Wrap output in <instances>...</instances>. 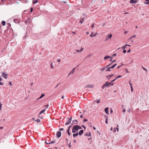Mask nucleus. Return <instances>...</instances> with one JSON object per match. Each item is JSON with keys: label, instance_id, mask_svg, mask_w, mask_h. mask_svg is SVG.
Listing matches in <instances>:
<instances>
[{"label": "nucleus", "instance_id": "nucleus-1", "mask_svg": "<svg viewBox=\"0 0 149 149\" xmlns=\"http://www.w3.org/2000/svg\"><path fill=\"white\" fill-rule=\"evenodd\" d=\"M111 84V83L109 82L108 81H106L105 84H104L102 86V88L104 89L105 88L108 87Z\"/></svg>", "mask_w": 149, "mask_h": 149}, {"label": "nucleus", "instance_id": "nucleus-2", "mask_svg": "<svg viewBox=\"0 0 149 149\" xmlns=\"http://www.w3.org/2000/svg\"><path fill=\"white\" fill-rule=\"evenodd\" d=\"M78 130V129L76 127V125H74L73 127V129H72V132L73 133H74L77 132Z\"/></svg>", "mask_w": 149, "mask_h": 149}, {"label": "nucleus", "instance_id": "nucleus-3", "mask_svg": "<svg viewBox=\"0 0 149 149\" xmlns=\"http://www.w3.org/2000/svg\"><path fill=\"white\" fill-rule=\"evenodd\" d=\"M72 118L71 117L69 118L68 120V121L65 123V125H69L71 121Z\"/></svg>", "mask_w": 149, "mask_h": 149}, {"label": "nucleus", "instance_id": "nucleus-4", "mask_svg": "<svg viewBox=\"0 0 149 149\" xmlns=\"http://www.w3.org/2000/svg\"><path fill=\"white\" fill-rule=\"evenodd\" d=\"M94 85L93 84H89L85 86L84 87L85 88H93V87Z\"/></svg>", "mask_w": 149, "mask_h": 149}, {"label": "nucleus", "instance_id": "nucleus-5", "mask_svg": "<svg viewBox=\"0 0 149 149\" xmlns=\"http://www.w3.org/2000/svg\"><path fill=\"white\" fill-rule=\"evenodd\" d=\"M61 132L60 131H58L57 132L56 136L58 138H59L61 136Z\"/></svg>", "mask_w": 149, "mask_h": 149}, {"label": "nucleus", "instance_id": "nucleus-6", "mask_svg": "<svg viewBox=\"0 0 149 149\" xmlns=\"http://www.w3.org/2000/svg\"><path fill=\"white\" fill-rule=\"evenodd\" d=\"M7 74H6L4 72H2V77L5 78L6 79H7Z\"/></svg>", "mask_w": 149, "mask_h": 149}, {"label": "nucleus", "instance_id": "nucleus-7", "mask_svg": "<svg viewBox=\"0 0 149 149\" xmlns=\"http://www.w3.org/2000/svg\"><path fill=\"white\" fill-rule=\"evenodd\" d=\"M137 2V0H131L130 1V3H136Z\"/></svg>", "mask_w": 149, "mask_h": 149}, {"label": "nucleus", "instance_id": "nucleus-8", "mask_svg": "<svg viewBox=\"0 0 149 149\" xmlns=\"http://www.w3.org/2000/svg\"><path fill=\"white\" fill-rule=\"evenodd\" d=\"M55 142H56L55 140L52 141H51V142H49V143H47L46 141H45V143L47 144H51V143H54Z\"/></svg>", "mask_w": 149, "mask_h": 149}, {"label": "nucleus", "instance_id": "nucleus-9", "mask_svg": "<svg viewBox=\"0 0 149 149\" xmlns=\"http://www.w3.org/2000/svg\"><path fill=\"white\" fill-rule=\"evenodd\" d=\"M75 68H75L72 70L71 72L69 73L68 76H69L70 74H72L74 73Z\"/></svg>", "mask_w": 149, "mask_h": 149}, {"label": "nucleus", "instance_id": "nucleus-10", "mask_svg": "<svg viewBox=\"0 0 149 149\" xmlns=\"http://www.w3.org/2000/svg\"><path fill=\"white\" fill-rule=\"evenodd\" d=\"M109 66V65H107L106 67H104L102 68L101 69H100V70L101 71H103L107 67H108Z\"/></svg>", "mask_w": 149, "mask_h": 149}, {"label": "nucleus", "instance_id": "nucleus-11", "mask_svg": "<svg viewBox=\"0 0 149 149\" xmlns=\"http://www.w3.org/2000/svg\"><path fill=\"white\" fill-rule=\"evenodd\" d=\"M13 21L15 23H19L20 22L17 19H14L13 20Z\"/></svg>", "mask_w": 149, "mask_h": 149}, {"label": "nucleus", "instance_id": "nucleus-12", "mask_svg": "<svg viewBox=\"0 0 149 149\" xmlns=\"http://www.w3.org/2000/svg\"><path fill=\"white\" fill-rule=\"evenodd\" d=\"M104 111L106 112V113L107 114H108L109 113V111H108V108L106 107L104 109Z\"/></svg>", "mask_w": 149, "mask_h": 149}, {"label": "nucleus", "instance_id": "nucleus-13", "mask_svg": "<svg viewBox=\"0 0 149 149\" xmlns=\"http://www.w3.org/2000/svg\"><path fill=\"white\" fill-rule=\"evenodd\" d=\"M112 36V35L111 34L108 35L107 37L106 40H107L109 38H111Z\"/></svg>", "mask_w": 149, "mask_h": 149}, {"label": "nucleus", "instance_id": "nucleus-14", "mask_svg": "<svg viewBox=\"0 0 149 149\" xmlns=\"http://www.w3.org/2000/svg\"><path fill=\"white\" fill-rule=\"evenodd\" d=\"M113 58V57H111L110 56H106L104 57V60H106L107 59L109 58H110V59H112Z\"/></svg>", "mask_w": 149, "mask_h": 149}, {"label": "nucleus", "instance_id": "nucleus-15", "mask_svg": "<svg viewBox=\"0 0 149 149\" xmlns=\"http://www.w3.org/2000/svg\"><path fill=\"white\" fill-rule=\"evenodd\" d=\"M84 135L85 136H89L91 135V133L90 132H86L85 133Z\"/></svg>", "mask_w": 149, "mask_h": 149}, {"label": "nucleus", "instance_id": "nucleus-16", "mask_svg": "<svg viewBox=\"0 0 149 149\" xmlns=\"http://www.w3.org/2000/svg\"><path fill=\"white\" fill-rule=\"evenodd\" d=\"M84 132V131L83 130H80L79 132V133H78V134H79V135H80V136H81V135H82L83 133Z\"/></svg>", "mask_w": 149, "mask_h": 149}, {"label": "nucleus", "instance_id": "nucleus-17", "mask_svg": "<svg viewBox=\"0 0 149 149\" xmlns=\"http://www.w3.org/2000/svg\"><path fill=\"white\" fill-rule=\"evenodd\" d=\"M72 122L73 123H74V124H78V121L77 120H72Z\"/></svg>", "mask_w": 149, "mask_h": 149}, {"label": "nucleus", "instance_id": "nucleus-18", "mask_svg": "<svg viewBox=\"0 0 149 149\" xmlns=\"http://www.w3.org/2000/svg\"><path fill=\"white\" fill-rule=\"evenodd\" d=\"M30 20H31L30 18H28V19H27V20L25 21V23H27L28 22H30Z\"/></svg>", "mask_w": 149, "mask_h": 149}, {"label": "nucleus", "instance_id": "nucleus-19", "mask_svg": "<svg viewBox=\"0 0 149 149\" xmlns=\"http://www.w3.org/2000/svg\"><path fill=\"white\" fill-rule=\"evenodd\" d=\"M78 135V133L77 132L76 134H73V136L74 137H75Z\"/></svg>", "mask_w": 149, "mask_h": 149}, {"label": "nucleus", "instance_id": "nucleus-20", "mask_svg": "<svg viewBox=\"0 0 149 149\" xmlns=\"http://www.w3.org/2000/svg\"><path fill=\"white\" fill-rule=\"evenodd\" d=\"M45 96V94H42L40 96V97L39 98H38V100L40 99H41V98H42L44 96Z\"/></svg>", "mask_w": 149, "mask_h": 149}, {"label": "nucleus", "instance_id": "nucleus-21", "mask_svg": "<svg viewBox=\"0 0 149 149\" xmlns=\"http://www.w3.org/2000/svg\"><path fill=\"white\" fill-rule=\"evenodd\" d=\"M129 84L130 85V87H131V91L132 92L133 91V87H132V84H131V83H130V82H129Z\"/></svg>", "mask_w": 149, "mask_h": 149}, {"label": "nucleus", "instance_id": "nucleus-22", "mask_svg": "<svg viewBox=\"0 0 149 149\" xmlns=\"http://www.w3.org/2000/svg\"><path fill=\"white\" fill-rule=\"evenodd\" d=\"M45 109H43L39 113V114H40L43 113L44 111H45Z\"/></svg>", "mask_w": 149, "mask_h": 149}, {"label": "nucleus", "instance_id": "nucleus-23", "mask_svg": "<svg viewBox=\"0 0 149 149\" xmlns=\"http://www.w3.org/2000/svg\"><path fill=\"white\" fill-rule=\"evenodd\" d=\"M76 125V127H77V128L78 130L79 129H82V128L79 125Z\"/></svg>", "mask_w": 149, "mask_h": 149}, {"label": "nucleus", "instance_id": "nucleus-24", "mask_svg": "<svg viewBox=\"0 0 149 149\" xmlns=\"http://www.w3.org/2000/svg\"><path fill=\"white\" fill-rule=\"evenodd\" d=\"M117 64H115L112 65L111 67V69L113 68Z\"/></svg>", "mask_w": 149, "mask_h": 149}, {"label": "nucleus", "instance_id": "nucleus-25", "mask_svg": "<svg viewBox=\"0 0 149 149\" xmlns=\"http://www.w3.org/2000/svg\"><path fill=\"white\" fill-rule=\"evenodd\" d=\"M127 45H128L127 44L125 45L124 46H123L122 47V49H125V48H126V46H127Z\"/></svg>", "mask_w": 149, "mask_h": 149}, {"label": "nucleus", "instance_id": "nucleus-26", "mask_svg": "<svg viewBox=\"0 0 149 149\" xmlns=\"http://www.w3.org/2000/svg\"><path fill=\"white\" fill-rule=\"evenodd\" d=\"M1 23L3 26H4L5 25L6 22L5 21H3Z\"/></svg>", "mask_w": 149, "mask_h": 149}, {"label": "nucleus", "instance_id": "nucleus-27", "mask_svg": "<svg viewBox=\"0 0 149 149\" xmlns=\"http://www.w3.org/2000/svg\"><path fill=\"white\" fill-rule=\"evenodd\" d=\"M111 69V67H109L108 68H107V69H106V71H110Z\"/></svg>", "mask_w": 149, "mask_h": 149}, {"label": "nucleus", "instance_id": "nucleus-28", "mask_svg": "<svg viewBox=\"0 0 149 149\" xmlns=\"http://www.w3.org/2000/svg\"><path fill=\"white\" fill-rule=\"evenodd\" d=\"M84 19V18H83L82 19H81V20H80V22L82 24L83 23V21Z\"/></svg>", "mask_w": 149, "mask_h": 149}, {"label": "nucleus", "instance_id": "nucleus-29", "mask_svg": "<svg viewBox=\"0 0 149 149\" xmlns=\"http://www.w3.org/2000/svg\"><path fill=\"white\" fill-rule=\"evenodd\" d=\"M146 1L149 2H144V3L145 4H149V0H145Z\"/></svg>", "mask_w": 149, "mask_h": 149}, {"label": "nucleus", "instance_id": "nucleus-30", "mask_svg": "<svg viewBox=\"0 0 149 149\" xmlns=\"http://www.w3.org/2000/svg\"><path fill=\"white\" fill-rule=\"evenodd\" d=\"M108 117V116H106V120H105V123L106 124H107L108 123V119H107Z\"/></svg>", "mask_w": 149, "mask_h": 149}, {"label": "nucleus", "instance_id": "nucleus-31", "mask_svg": "<svg viewBox=\"0 0 149 149\" xmlns=\"http://www.w3.org/2000/svg\"><path fill=\"white\" fill-rule=\"evenodd\" d=\"M142 68L143 69V70H145L146 71V73L148 72V70H147V69L145 68H144L143 67H142Z\"/></svg>", "mask_w": 149, "mask_h": 149}, {"label": "nucleus", "instance_id": "nucleus-32", "mask_svg": "<svg viewBox=\"0 0 149 149\" xmlns=\"http://www.w3.org/2000/svg\"><path fill=\"white\" fill-rule=\"evenodd\" d=\"M136 35H133V36H132L131 38H130L129 39V40H130L132 38H135L136 37Z\"/></svg>", "mask_w": 149, "mask_h": 149}, {"label": "nucleus", "instance_id": "nucleus-33", "mask_svg": "<svg viewBox=\"0 0 149 149\" xmlns=\"http://www.w3.org/2000/svg\"><path fill=\"white\" fill-rule=\"evenodd\" d=\"M38 1V0H36L35 1H33V3L34 4L36 3Z\"/></svg>", "mask_w": 149, "mask_h": 149}, {"label": "nucleus", "instance_id": "nucleus-34", "mask_svg": "<svg viewBox=\"0 0 149 149\" xmlns=\"http://www.w3.org/2000/svg\"><path fill=\"white\" fill-rule=\"evenodd\" d=\"M67 132L68 133L69 135L70 136V134L69 132V130H67Z\"/></svg>", "mask_w": 149, "mask_h": 149}, {"label": "nucleus", "instance_id": "nucleus-35", "mask_svg": "<svg viewBox=\"0 0 149 149\" xmlns=\"http://www.w3.org/2000/svg\"><path fill=\"white\" fill-rule=\"evenodd\" d=\"M35 120L36 121L37 123L40 122V120L39 119H37L36 120Z\"/></svg>", "mask_w": 149, "mask_h": 149}, {"label": "nucleus", "instance_id": "nucleus-36", "mask_svg": "<svg viewBox=\"0 0 149 149\" xmlns=\"http://www.w3.org/2000/svg\"><path fill=\"white\" fill-rule=\"evenodd\" d=\"M116 61V60H114V61H112L111 63L110 64H109V66L111 64L113 63L114 62H115Z\"/></svg>", "mask_w": 149, "mask_h": 149}, {"label": "nucleus", "instance_id": "nucleus-37", "mask_svg": "<svg viewBox=\"0 0 149 149\" xmlns=\"http://www.w3.org/2000/svg\"><path fill=\"white\" fill-rule=\"evenodd\" d=\"M71 142H70L69 144V146H68V147L69 148H70L71 147V146H72V145H71Z\"/></svg>", "mask_w": 149, "mask_h": 149}, {"label": "nucleus", "instance_id": "nucleus-38", "mask_svg": "<svg viewBox=\"0 0 149 149\" xmlns=\"http://www.w3.org/2000/svg\"><path fill=\"white\" fill-rule=\"evenodd\" d=\"M113 76V74H112L111 75H109V76L110 77V78H109L108 79H109L110 78L112 77V76Z\"/></svg>", "mask_w": 149, "mask_h": 149}, {"label": "nucleus", "instance_id": "nucleus-39", "mask_svg": "<svg viewBox=\"0 0 149 149\" xmlns=\"http://www.w3.org/2000/svg\"><path fill=\"white\" fill-rule=\"evenodd\" d=\"M93 32H92L90 36L91 37H93Z\"/></svg>", "mask_w": 149, "mask_h": 149}, {"label": "nucleus", "instance_id": "nucleus-40", "mask_svg": "<svg viewBox=\"0 0 149 149\" xmlns=\"http://www.w3.org/2000/svg\"><path fill=\"white\" fill-rule=\"evenodd\" d=\"M126 50L124 49L123 51V53H126Z\"/></svg>", "mask_w": 149, "mask_h": 149}, {"label": "nucleus", "instance_id": "nucleus-41", "mask_svg": "<svg viewBox=\"0 0 149 149\" xmlns=\"http://www.w3.org/2000/svg\"><path fill=\"white\" fill-rule=\"evenodd\" d=\"M71 127V125H70L69 126L68 128V129L67 130H69L70 127Z\"/></svg>", "mask_w": 149, "mask_h": 149}, {"label": "nucleus", "instance_id": "nucleus-42", "mask_svg": "<svg viewBox=\"0 0 149 149\" xmlns=\"http://www.w3.org/2000/svg\"><path fill=\"white\" fill-rule=\"evenodd\" d=\"M2 104H0V110H1V106H2Z\"/></svg>", "mask_w": 149, "mask_h": 149}, {"label": "nucleus", "instance_id": "nucleus-43", "mask_svg": "<svg viewBox=\"0 0 149 149\" xmlns=\"http://www.w3.org/2000/svg\"><path fill=\"white\" fill-rule=\"evenodd\" d=\"M64 130V129L63 128H60L59 129V130L62 131Z\"/></svg>", "mask_w": 149, "mask_h": 149}, {"label": "nucleus", "instance_id": "nucleus-44", "mask_svg": "<svg viewBox=\"0 0 149 149\" xmlns=\"http://www.w3.org/2000/svg\"><path fill=\"white\" fill-rule=\"evenodd\" d=\"M122 77V76H121V75H119L118 76H117V78H119L120 77Z\"/></svg>", "mask_w": 149, "mask_h": 149}, {"label": "nucleus", "instance_id": "nucleus-45", "mask_svg": "<svg viewBox=\"0 0 149 149\" xmlns=\"http://www.w3.org/2000/svg\"><path fill=\"white\" fill-rule=\"evenodd\" d=\"M84 50V48L81 47V49L79 51H80L81 52H82V51H83Z\"/></svg>", "mask_w": 149, "mask_h": 149}, {"label": "nucleus", "instance_id": "nucleus-46", "mask_svg": "<svg viewBox=\"0 0 149 149\" xmlns=\"http://www.w3.org/2000/svg\"><path fill=\"white\" fill-rule=\"evenodd\" d=\"M128 31H125L124 32V33L126 34L127 33H128Z\"/></svg>", "mask_w": 149, "mask_h": 149}, {"label": "nucleus", "instance_id": "nucleus-47", "mask_svg": "<svg viewBox=\"0 0 149 149\" xmlns=\"http://www.w3.org/2000/svg\"><path fill=\"white\" fill-rule=\"evenodd\" d=\"M33 11V8H31V10H30L31 12H32Z\"/></svg>", "mask_w": 149, "mask_h": 149}, {"label": "nucleus", "instance_id": "nucleus-48", "mask_svg": "<svg viewBox=\"0 0 149 149\" xmlns=\"http://www.w3.org/2000/svg\"><path fill=\"white\" fill-rule=\"evenodd\" d=\"M115 81V79H114L113 80H112V81H111L110 83H111V82H113L114 81Z\"/></svg>", "mask_w": 149, "mask_h": 149}, {"label": "nucleus", "instance_id": "nucleus-49", "mask_svg": "<svg viewBox=\"0 0 149 149\" xmlns=\"http://www.w3.org/2000/svg\"><path fill=\"white\" fill-rule=\"evenodd\" d=\"M83 121H84V122H86V121H87V119H86L85 118L83 120Z\"/></svg>", "mask_w": 149, "mask_h": 149}, {"label": "nucleus", "instance_id": "nucleus-50", "mask_svg": "<svg viewBox=\"0 0 149 149\" xmlns=\"http://www.w3.org/2000/svg\"><path fill=\"white\" fill-rule=\"evenodd\" d=\"M100 102V100L99 99L98 100H97V102L99 103Z\"/></svg>", "mask_w": 149, "mask_h": 149}, {"label": "nucleus", "instance_id": "nucleus-51", "mask_svg": "<svg viewBox=\"0 0 149 149\" xmlns=\"http://www.w3.org/2000/svg\"><path fill=\"white\" fill-rule=\"evenodd\" d=\"M9 84L11 86H12V85L11 81L9 82Z\"/></svg>", "mask_w": 149, "mask_h": 149}, {"label": "nucleus", "instance_id": "nucleus-52", "mask_svg": "<svg viewBox=\"0 0 149 149\" xmlns=\"http://www.w3.org/2000/svg\"><path fill=\"white\" fill-rule=\"evenodd\" d=\"M51 67L52 68H53V66H52V63L51 64Z\"/></svg>", "mask_w": 149, "mask_h": 149}, {"label": "nucleus", "instance_id": "nucleus-53", "mask_svg": "<svg viewBox=\"0 0 149 149\" xmlns=\"http://www.w3.org/2000/svg\"><path fill=\"white\" fill-rule=\"evenodd\" d=\"M76 52H81L80 51H79L80 50H79L78 49H76Z\"/></svg>", "mask_w": 149, "mask_h": 149}, {"label": "nucleus", "instance_id": "nucleus-54", "mask_svg": "<svg viewBox=\"0 0 149 149\" xmlns=\"http://www.w3.org/2000/svg\"><path fill=\"white\" fill-rule=\"evenodd\" d=\"M91 54H90L89 55H88L87 56V57H90L91 56Z\"/></svg>", "mask_w": 149, "mask_h": 149}, {"label": "nucleus", "instance_id": "nucleus-55", "mask_svg": "<svg viewBox=\"0 0 149 149\" xmlns=\"http://www.w3.org/2000/svg\"><path fill=\"white\" fill-rule=\"evenodd\" d=\"M49 106L48 104H47V105H45V107H46V108H47Z\"/></svg>", "mask_w": 149, "mask_h": 149}, {"label": "nucleus", "instance_id": "nucleus-56", "mask_svg": "<svg viewBox=\"0 0 149 149\" xmlns=\"http://www.w3.org/2000/svg\"><path fill=\"white\" fill-rule=\"evenodd\" d=\"M122 66V65L118 66V67H117V69H119V68H120Z\"/></svg>", "mask_w": 149, "mask_h": 149}, {"label": "nucleus", "instance_id": "nucleus-57", "mask_svg": "<svg viewBox=\"0 0 149 149\" xmlns=\"http://www.w3.org/2000/svg\"><path fill=\"white\" fill-rule=\"evenodd\" d=\"M94 24H93L91 26L92 28H93L94 27Z\"/></svg>", "mask_w": 149, "mask_h": 149}, {"label": "nucleus", "instance_id": "nucleus-58", "mask_svg": "<svg viewBox=\"0 0 149 149\" xmlns=\"http://www.w3.org/2000/svg\"><path fill=\"white\" fill-rule=\"evenodd\" d=\"M116 56V54H114L113 55V56Z\"/></svg>", "mask_w": 149, "mask_h": 149}, {"label": "nucleus", "instance_id": "nucleus-59", "mask_svg": "<svg viewBox=\"0 0 149 149\" xmlns=\"http://www.w3.org/2000/svg\"><path fill=\"white\" fill-rule=\"evenodd\" d=\"M64 97V96L63 95L62 96V97H61V98L62 99H63Z\"/></svg>", "mask_w": 149, "mask_h": 149}, {"label": "nucleus", "instance_id": "nucleus-60", "mask_svg": "<svg viewBox=\"0 0 149 149\" xmlns=\"http://www.w3.org/2000/svg\"><path fill=\"white\" fill-rule=\"evenodd\" d=\"M125 70L127 72H129L127 69H125Z\"/></svg>", "mask_w": 149, "mask_h": 149}, {"label": "nucleus", "instance_id": "nucleus-61", "mask_svg": "<svg viewBox=\"0 0 149 149\" xmlns=\"http://www.w3.org/2000/svg\"><path fill=\"white\" fill-rule=\"evenodd\" d=\"M3 83H1V82H0V85H3Z\"/></svg>", "mask_w": 149, "mask_h": 149}, {"label": "nucleus", "instance_id": "nucleus-62", "mask_svg": "<svg viewBox=\"0 0 149 149\" xmlns=\"http://www.w3.org/2000/svg\"><path fill=\"white\" fill-rule=\"evenodd\" d=\"M80 117H81V118H83V115H81L80 116Z\"/></svg>", "mask_w": 149, "mask_h": 149}, {"label": "nucleus", "instance_id": "nucleus-63", "mask_svg": "<svg viewBox=\"0 0 149 149\" xmlns=\"http://www.w3.org/2000/svg\"><path fill=\"white\" fill-rule=\"evenodd\" d=\"M110 85H111L112 86H113L114 85V83H112V82H111V84H110Z\"/></svg>", "mask_w": 149, "mask_h": 149}, {"label": "nucleus", "instance_id": "nucleus-64", "mask_svg": "<svg viewBox=\"0 0 149 149\" xmlns=\"http://www.w3.org/2000/svg\"><path fill=\"white\" fill-rule=\"evenodd\" d=\"M93 129L95 130H96V128L94 127H93Z\"/></svg>", "mask_w": 149, "mask_h": 149}]
</instances>
